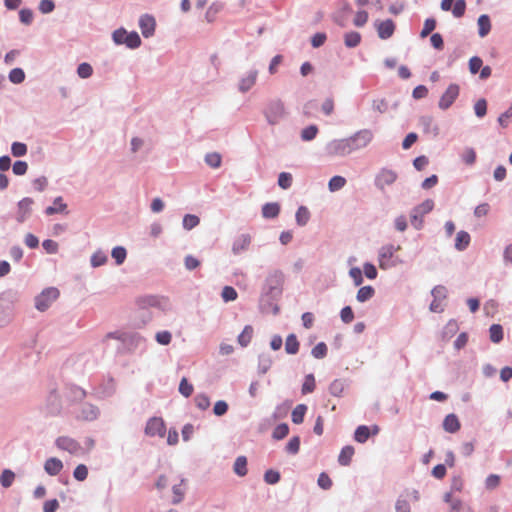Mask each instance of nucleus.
<instances>
[{
    "instance_id": "f257e3e1",
    "label": "nucleus",
    "mask_w": 512,
    "mask_h": 512,
    "mask_svg": "<svg viewBox=\"0 0 512 512\" xmlns=\"http://www.w3.org/2000/svg\"><path fill=\"white\" fill-rule=\"evenodd\" d=\"M283 274L280 271H275L268 275L262 287L260 302L261 305H273L282 294Z\"/></svg>"
},
{
    "instance_id": "f03ea898",
    "label": "nucleus",
    "mask_w": 512,
    "mask_h": 512,
    "mask_svg": "<svg viewBox=\"0 0 512 512\" xmlns=\"http://www.w3.org/2000/svg\"><path fill=\"white\" fill-rule=\"evenodd\" d=\"M19 300L20 293L13 289L5 290L0 294V328L6 327L13 321Z\"/></svg>"
},
{
    "instance_id": "7ed1b4c3",
    "label": "nucleus",
    "mask_w": 512,
    "mask_h": 512,
    "mask_svg": "<svg viewBox=\"0 0 512 512\" xmlns=\"http://www.w3.org/2000/svg\"><path fill=\"white\" fill-rule=\"evenodd\" d=\"M107 337L119 340L123 345V350L127 352H133L145 346V338L137 332L116 331L108 333ZM118 350H122V348H118Z\"/></svg>"
},
{
    "instance_id": "20e7f679",
    "label": "nucleus",
    "mask_w": 512,
    "mask_h": 512,
    "mask_svg": "<svg viewBox=\"0 0 512 512\" xmlns=\"http://www.w3.org/2000/svg\"><path fill=\"white\" fill-rule=\"evenodd\" d=\"M374 135L370 129H361L353 135L344 138L349 154L364 149L373 140Z\"/></svg>"
},
{
    "instance_id": "39448f33",
    "label": "nucleus",
    "mask_w": 512,
    "mask_h": 512,
    "mask_svg": "<svg viewBox=\"0 0 512 512\" xmlns=\"http://www.w3.org/2000/svg\"><path fill=\"white\" fill-rule=\"evenodd\" d=\"M263 113L270 125L278 124L286 116L284 104L279 99L269 101Z\"/></svg>"
},
{
    "instance_id": "423d86ee",
    "label": "nucleus",
    "mask_w": 512,
    "mask_h": 512,
    "mask_svg": "<svg viewBox=\"0 0 512 512\" xmlns=\"http://www.w3.org/2000/svg\"><path fill=\"white\" fill-rule=\"evenodd\" d=\"M137 304L140 309L146 310L150 307L157 308L163 312L171 309V303L167 297L157 295H146L138 298Z\"/></svg>"
},
{
    "instance_id": "0eeeda50",
    "label": "nucleus",
    "mask_w": 512,
    "mask_h": 512,
    "mask_svg": "<svg viewBox=\"0 0 512 512\" xmlns=\"http://www.w3.org/2000/svg\"><path fill=\"white\" fill-rule=\"evenodd\" d=\"M114 42L118 45L125 44L128 48L135 49L141 45V39L137 32H127L124 28L115 30L112 34Z\"/></svg>"
},
{
    "instance_id": "6e6552de",
    "label": "nucleus",
    "mask_w": 512,
    "mask_h": 512,
    "mask_svg": "<svg viewBox=\"0 0 512 512\" xmlns=\"http://www.w3.org/2000/svg\"><path fill=\"white\" fill-rule=\"evenodd\" d=\"M59 297V290L55 287L45 288L35 297V308L40 311H46L51 304Z\"/></svg>"
},
{
    "instance_id": "1a4fd4ad",
    "label": "nucleus",
    "mask_w": 512,
    "mask_h": 512,
    "mask_svg": "<svg viewBox=\"0 0 512 512\" xmlns=\"http://www.w3.org/2000/svg\"><path fill=\"white\" fill-rule=\"evenodd\" d=\"M399 249L400 246L395 247L392 244L382 246L378 252L379 267L383 270L394 267L396 263L392 261V258L394 253Z\"/></svg>"
},
{
    "instance_id": "9d476101",
    "label": "nucleus",
    "mask_w": 512,
    "mask_h": 512,
    "mask_svg": "<svg viewBox=\"0 0 512 512\" xmlns=\"http://www.w3.org/2000/svg\"><path fill=\"white\" fill-rule=\"evenodd\" d=\"M325 154L330 157H345L350 155L344 138L334 139L325 146Z\"/></svg>"
},
{
    "instance_id": "9b49d317",
    "label": "nucleus",
    "mask_w": 512,
    "mask_h": 512,
    "mask_svg": "<svg viewBox=\"0 0 512 512\" xmlns=\"http://www.w3.org/2000/svg\"><path fill=\"white\" fill-rule=\"evenodd\" d=\"M459 91L460 88L457 84H450L446 91L440 97L438 107L441 110H447L448 108H450L454 101L459 96Z\"/></svg>"
},
{
    "instance_id": "f8f14e48",
    "label": "nucleus",
    "mask_w": 512,
    "mask_h": 512,
    "mask_svg": "<svg viewBox=\"0 0 512 512\" xmlns=\"http://www.w3.org/2000/svg\"><path fill=\"white\" fill-rule=\"evenodd\" d=\"M166 428L162 418L152 417L150 418L145 426V434L150 437L158 436L163 437L165 435Z\"/></svg>"
},
{
    "instance_id": "ddd939ff",
    "label": "nucleus",
    "mask_w": 512,
    "mask_h": 512,
    "mask_svg": "<svg viewBox=\"0 0 512 512\" xmlns=\"http://www.w3.org/2000/svg\"><path fill=\"white\" fill-rule=\"evenodd\" d=\"M57 448L67 451L70 454H77L81 450V445L73 438L60 436L55 440Z\"/></svg>"
},
{
    "instance_id": "4468645a",
    "label": "nucleus",
    "mask_w": 512,
    "mask_h": 512,
    "mask_svg": "<svg viewBox=\"0 0 512 512\" xmlns=\"http://www.w3.org/2000/svg\"><path fill=\"white\" fill-rule=\"evenodd\" d=\"M397 179V174L390 169H382L375 179V185L380 190H384L386 186L392 185Z\"/></svg>"
},
{
    "instance_id": "2eb2a0df",
    "label": "nucleus",
    "mask_w": 512,
    "mask_h": 512,
    "mask_svg": "<svg viewBox=\"0 0 512 512\" xmlns=\"http://www.w3.org/2000/svg\"><path fill=\"white\" fill-rule=\"evenodd\" d=\"M375 27L378 37L383 40L390 38L395 31V24L391 19L377 21L375 22Z\"/></svg>"
},
{
    "instance_id": "dca6fc26",
    "label": "nucleus",
    "mask_w": 512,
    "mask_h": 512,
    "mask_svg": "<svg viewBox=\"0 0 512 512\" xmlns=\"http://www.w3.org/2000/svg\"><path fill=\"white\" fill-rule=\"evenodd\" d=\"M139 27L144 37L148 38L154 34L156 21L151 15L144 14L139 19Z\"/></svg>"
},
{
    "instance_id": "f3484780",
    "label": "nucleus",
    "mask_w": 512,
    "mask_h": 512,
    "mask_svg": "<svg viewBox=\"0 0 512 512\" xmlns=\"http://www.w3.org/2000/svg\"><path fill=\"white\" fill-rule=\"evenodd\" d=\"M251 244V236L249 234H240L237 236L232 244V253L234 255H240L246 251Z\"/></svg>"
},
{
    "instance_id": "a211bd4d",
    "label": "nucleus",
    "mask_w": 512,
    "mask_h": 512,
    "mask_svg": "<svg viewBox=\"0 0 512 512\" xmlns=\"http://www.w3.org/2000/svg\"><path fill=\"white\" fill-rule=\"evenodd\" d=\"M34 203L33 199L30 197H25L18 202V213H17V221L20 223L25 222L31 213V206Z\"/></svg>"
},
{
    "instance_id": "6ab92c4d",
    "label": "nucleus",
    "mask_w": 512,
    "mask_h": 512,
    "mask_svg": "<svg viewBox=\"0 0 512 512\" xmlns=\"http://www.w3.org/2000/svg\"><path fill=\"white\" fill-rule=\"evenodd\" d=\"M100 415V410L96 405L84 403L81 407L79 418L85 421H94Z\"/></svg>"
},
{
    "instance_id": "aec40b11",
    "label": "nucleus",
    "mask_w": 512,
    "mask_h": 512,
    "mask_svg": "<svg viewBox=\"0 0 512 512\" xmlns=\"http://www.w3.org/2000/svg\"><path fill=\"white\" fill-rule=\"evenodd\" d=\"M258 76V71L256 69H250L246 76L242 77L239 83V90L241 92H247L252 88L255 84Z\"/></svg>"
},
{
    "instance_id": "412c9836",
    "label": "nucleus",
    "mask_w": 512,
    "mask_h": 512,
    "mask_svg": "<svg viewBox=\"0 0 512 512\" xmlns=\"http://www.w3.org/2000/svg\"><path fill=\"white\" fill-rule=\"evenodd\" d=\"M63 469V463L56 457L48 458L44 463V470L50 476H56Z\"/></svg>"
},
{
    "instance_id": "4be33fe9",
    "label": "nucleus",
    "mask_w": 512,
    "mask_h": 512,
    "mask_svg": "<svg viewBox=\"0 0 512 512\" xmlns=\"http://www.w3.org/2000/svg\"><path fill=\"white\" fill-rule=\"evenodd\" d=\"M66 209H67V204H65L63 202V198L61 196H58L54 199L53 205L48 206L45 209V214L46 215H54L57 213H67Z\"/></svg>"
},
{
    "instance_id": "5701e85b",
    "label": "nucleus",
    "mask_w": 512,
    "mask_h": 512,
    "mask_svg": "<svg viewBox=\"0 0 512 512\" xmlns=\"http://www.w3.org/2000/svg\"><path fill=\"white\" fill-rule=\"evenodd\" d=\"M280 213V205L277 202H269L262 206V216L266 219H274Z\"/></svg>"
},
{
    "instance_id": "b1692460",
    "label": "nucleus",
    "mask_w": 512,
    "mask_h": 512,
    "mask_svg": "<svg viewBox=\"0 0 512 512\" xmlns=\"http://www.w3.org/2000/svg\"><path fill=\"white\" fill-rule=\"evenodd\" d=\"M443 428L446 432L455 433L460 429V422L455 414H448L443 421Z\"/></svg>"
},
{
    "instance_id": "393cba45",
    "label": "nucleus",
    "mask_w": 512,
    "mask_h": 512,
    "mask_svg": "<svg viewBox=\"0 0 512 512\" xmlns=\"http://www.w3.org/2000/svg\"><path fill=\"white\" fill-rule=\"evenodd\" d=\"M233 472L239 477H244L247 475L248 469L246 456L241 455L235 459L233 464Z\"/></svg>"
},
{
    "instance_id": "a878e982",
    "label": "nucleus",
    "mask_w": 512,
    "mask_h": 512,
    "mask_svg": "<svg viewBox=\"0 0 512 512\" xmlns=\"http://www.w3.org/2000/svg\"><path fill=\"white\" fill-rule=\"evenodd\" d=\"M478 34L480 37H485L491 30V21L488 15L482 14L479 16L478 21Z\"/></svg>"
},
{
    "instance_id": "bb28decb",
    "label": "nucleus",
    "mask_w": 512,
    "mask_h": 512,
    "mask_svg": "<svg viewBox=\"0 0 512 512\" xmlns=\"http://www.w3.org/2000/svg\"><path fill=\"white\" fill-rule=\"evenodd\" d=\"M273 363L272 357L268 353H262L258 356V373L266 374Z\"/></svg>"
},
{
    "instance_id": "cd10ccee",
    "label": "nucleus",
    "mask_w": 512,
    "mask_h": 512,
    "mask_svg": "<svg viewBox=\"0 0 512 512\" xmlns=\"http://www.w3.org/2000/svg\"><path fill=\"white\" fill-rule=\"evenodd\" d=\"M420 124L422 125L424 131L426 133H431L434 136H437L439 133L438 126L434 123V119L432 116H423L420 118Z\"/></svg>"
},
{
    "instance_id": "c85d7f7f",
    "label": "nucleus",
    "mask_w": 512,
    "mask_h": 512,
    "mask_svg": "<svg viewBox=\"0 0 512 512\" xmlns=\"http://www.w3.org/2000/svg\"><path fill=\"white\" fill-rule=\"evenodd\" d=\"M311 214L306 206H300L295 214V221L298 226H305L310 220Z\"/></svg>"
},
{
    "instance_id": "c756f323",
    "label": "nucleus",
    "mask_w": 512,
    "mask_h": 512,
    "mask_svg": "<svg viewBox=\"0 0 512 512\" xmlns=\"http://www.w3.org/2000/svg\"><path fill=\"white\" fill-rule=\"evenodd\" d=\"M352 13V7L346 0H341L339 12L335 16V21L340 25H343L344 20L347 18L349 14Z\"/></svg>"
},
{
    "instance_id": "7c9ffc66",
    "label": "nucleus",
    "mask_w": 512,
    "mask_h": 512,
    "mask_svg": "<svg viewBox=\"0 0 512 512\" xmlns=\"http://www.w3.org/2000/svg\"><path fill=\"white\" fill-rule=\"evenodd\" d=\"M253 327L251 325H246L242 332L238 335L237 341L241 347H247L251 342L253 336Z\"/></svg>"
},
{
    "instance_id": "2f4dec72",
    "label": "nucleus",
    "mask_w": 512,
    "mask_h": 512,
    "mask_svg": "<svg viewBox=\"0 0 512 512\" xmlns=\"http://www.w3.org/2000/svg\"><path fill=\"white\" fill-rule=\"evenodd\" d=\"M292 401L286 400L285 402L277 405L272 414L274 420L285 418L291 408Z\"/></svg>"
},
{
    "instance_id": "473e14b6",
    "label": "nucleus",
    "mask_w": 512,
    "mask_h": 512,
    "mask_svg": "<svg viewBox=\"0 0 512 512\" xmlns=\"http://www.w3.org/2000/svg\"><path fill=\"white\" fill-rule=\"evenodd\" d=\"M67 390V396L72 401H82L86 397V391L79 386L70 385Z\"/></svg>"
},
{
    "instance_id": "72a5a7b5",
    "label": "nucleus",
    "mask_w": 512,
    "mask_h": 512,
    "mask_svg": "<svg viewBox=\"0 0 512 512\" xmlns=\"http://www.w3.org/2000/svg\"><path fill=\"white\" fill-rule=\"evenodd\" d=\"M470 235L466 231H459L455 239V248L458 251H464L470 243Z\"/></svg>"
},
{
    "instance_id": "f704fd0d",
    "label": "nucleus",
    "mask_w": 512,
    "mask_h": 512,
    "mask_svg": "<svg viewBox=\"0 0 512 512\" xmlns=\"http://www.w3.org/2000/svg\"><path fill=\"white\" fill-rule=\"evenodd\" d=\"M307 405L298 404L291 413V419L294 424H301L304 421L305 414L307 412Z\"/></svg>"
},
{
    "instance_id": "c9c22d12",
    "label": "nucleus",
    "mask_w": 512,
    "mask_h": 512,
    "mask_svg": "<svg viewBox=\"0 0 512 512\" xmlns=\"http://www.w3.org/2000/svg\"><path fill=\"white\" fill-rule=\"evenodd\" d=\"M285 351L287 354L295 355L299 351V342L295 334H289L285 341Z\"/></svg>"
},
{
    "instance_id": "e433bc0d",
    "label": "nucleus",
    "mask_w": 512,
    "mask_h": 512,
    "mask_svg": "<svg viewBox=\"0 0 512 512\" xmlns=\"http://www.w3.org/2000/svg\"><path fill=\"white\" fill-rule=\"evenodd\" d=\"M375 294V289L368 285V286H363L361 287L357 294H356V299L358 302L360 303H364L368 300H370Z\"/></svg>"
},
{
    "instance_id": "4c0bfd02",
    "label": "nucleus",
    "mask_w": 512,
    "mask_h": 512,
    "mask_svg": "<svg viewBox=\"0 0 512 512\" xmlns=\"http://www.w3.org/2000/svg\"><path fill=\"white\" fill-rule=\"evenodd\" d=\"M353 455H354V448L350 445L345 446L342 448V450L339 454L338 462L342 466H347L350 464Z\"/></svg>"
},
{
    "instance_id": "58836bf2",
    "label": "nucleus",
    "mask_w": 512,
    "mask_h": 512,
    "mask_svg": "<svg viewBox=\"0 0 512 512\" xmlns=\"http://www.w3.org/2000/svg\"><path fill=\"white\" fill-rule=\"evenodd\" d=\"M370 437V428L366 425H360L356 428L354 439L358 443H365Z\"/></svg>"
},
{
    "instance_id": "ea45409f",
    "label": "nucleus",
    "mask_w": 512,
    "mask_h": 512,
    "mask_svg": "<svg viewBox=\"0 0 512 512\" xmlns=\"http://www.w3.org/2000/svg\"><path fill=\"white\" fill-rule=\"evenodd\" d=\"M204 161L209 167L216 169L221 166L222 157L218 152H210L205 155Z\"/></svg>"
},
{
    "instance_id": "a19ab883",
    "label": "nucleus",
    "mask_w": 512,
    "mask_h": 512,
    "mask_svg": "<svg viewBox=\"0 0 512 512\" xmlns=\"http://www.w3.org/2000/svg\"><path fill=\"white\" fill-rule=\"evenodd\" d=\"M316 387V381L313 374H307L302 384L301 392L303 395L309 394L314 391Z\"/></svg>"
},
{
    "instance_id": "79ce46f5",
    "label": "nucleus",
    "mask_w": 512,
    "mask_h": 512,
    "mask_svg": "<svg viewBox=\"0 0 512 512\" xmlns=\"http://www.w3.org/2000/svg\"><path fill=\"white\" fill-rule=\"evenodd\" d=\"M108 260V257L105 252L98 250L94 252L91 256L90 262L91 266L96 268L104 265Z\"/></svg>"
},
{
    "instance_id": "37998d69",
    "label": "nucleus",
    "mask_w": 512,
    "mask_h": 512,
    "mask_svg": "<svg viewBox=\"0 0 512 512\" xmlns=\"http://www.w3.org/2000/svg\"><path fill=\"white\" fill-rule=\"evenodd\" d=\"M490 340L499 343L503 339V328L500 324H493L489 328Z\"/></svg>"
},
{
    "instance_id": "c03bdc74",
    "label": "nucleus",
    "mask_w": 512,
    "mask_h": 512,
    "mask_svg": "<svg viewBox=\"0 0 512 512\" xmlns=\"http://www.w3.org/2000/svg\"><path fill=\"white\" fill-rule=\"evenodd\" d=\"M111 256L117 265H121L126 259L127 251L123 246H116L112 249Z\"/></svg>"
},
{
    "instance_id": "a18cd8bd",
    "label": "nucleus",
    "mask_w": 512,
    "mask_h": 512,
    "mask_svg": "<svg viewBox=\"0 0 512 512\" xmlns=\"http://www.w3.org/2000/svg\"><path fill=\"white\" fill-rule=\"evenodd\" d=\"M455 18H461L466 11V0H455L450 10Z\"/></svg>"
},
{
    "instance_id": "49530a36",
    "label": "nucleus",
    "mask_w": 512,
    "mask_h": 512,
    "mask_svg": "<svg viewBox=\"0 0 512 512\" xmlns=\"http://www.w3.org/2000/svg\"><path fill=\"white\" fill-rule=\"evenodd\" d=\"M200 222V219L197 215L194 214H186L183 217L182 225L185 230H191L195 228Z\"/></svg>"
},
{
    "instance_id": "de8ad7c7",
    "label": "nucleus",
    "mask_w": 512,
    "mask_h": 512,
    "mask_svg": "<svg viewBox=\"0 0 512 512\" xmlns=\"http://www.w3.org/2000/svg\"><path fill=\"white\" fill-rule=\"evenodd\" d=\"M344 41L347 47H356L361 41V35L356 31L348 32L345 34Z\"/></svg>"
},
{
    "instance_id": "09e8293b",
    "label": "nucleus",
    "mask_w": 512,
    "mask_h": 512,
    "mask_svg": "<svg viewBox=\"0 0 512 512\" xmlns=\"http://www.w3.org/2000/svg\"><path fill=\"white\" fill-rule=\"evenodd\" d=\"M289 433V426L286 423H280L278 424L273 432H272V438L275 440H281L285 438Z\"/></svg>"
},
{
    "instance_id": "8fccbe9b",
    "label": "nucleus",
    "mask_w": 512,
    "mask_h": 512,
    "mask_svg": "<svg viewBox=\"0 0 512 512\" xmlns=\"http://www.w3.org/2000/svg\"><path fill=\"white\" fill-rule=\"evenodd\" d=\"M183 482H184V479H181L180 484H176L172 487V492L174 495L173 499H172V504H174V505H177L180 502H182V500L184 498L185 491H184V488L182 487Z\"/></svg>"
},
{
    "instance_id": "3c124183",
    "label": "nucleus",
    "mask_w": 512,
    "mask_h": 512,
    "mask_svg": "<svg viewBox=\"0 0 512 512\" xmlns=\"http://www.w3.org/2000/svg\"><path fill=\"white\" fill-rule=\"evenodd\" d=\"M293 177L291 173L281 172L278 175V185L280 188L287 190L292 186Z\"/></svg>"
},
{
    "instance_id": "603ef678",
    "label": "nucleus",
    "mask_w": 512,
    "mask_h": 512,
    "mask_svg": "<svg viewBox=\"0 0 512 512\" xmlns=\"http://www.w3.org/2000/svg\"><path fill=\"white\" fill-rule=\"evenodd\" d=\"M346 184V179L342 176H334L330 179L328 183V188L331 192L338 191L342 189Z\"/></svg>"
},
{
    "instance_id": "864d4df0",
    "label": "nucleus",
    "mask_w": 512,
    "mask_h": 512,
    "mask_svg": "<svg viewBox=\"0 0 512 512\" xmlns=\"http://www.w3.org/2000/svg\"><path fill=\"white\" fill-rule=\"evenodd\" d=\"M319 112V104L317 100H312L304 105L303 113L308 117H316Z\"/></svg>"
},
{
    "instance_id": "5fc2aeb1",
    "label": "nucleus",
    "mask_w": 512,
    "mask_h": 512,
    "mask_svg": "<svg viewBox=\"0 0 512 512\" xmlns=\"http://www.w3.org/2000/svg\"><path fill=\"white\" fill-rule=\"evenodd\" d=\"M14 479L15 473L10 469H4L0 477V482L4 488H9L12 485Z\"/></svg>"
},
{
    "instance_id": "6e6d98bb",
    "label": "nucleus",
    "mask_w": 512,
    "mask_h": 512,
    "mask_svg": "<svg viewBox=\"0 0 512 512\" xmlns=\"http://www.w3.org/2000/svg\"><path fill=\"white\" fill-rule=\"evenodd\" d=\"M9 80L14 84H20L25 79V73L20 67L12 69L9 73Z\"/></svg>"
},
{
    "instance_id": "4d7b16f0",
    "label": "nucleus",
    "mask_w": 512,
    "mask_h": 512,
    "mask_svg": "<svg viewBox=\"0 0 512 512\" xmlns=\"http://www.w3.org/2000/svg\"><path fill=\"white\" fill-rule=\"evenodd\" d=\"M300 449V438L298 436L292 437L285 446V451L288 454L295 455Z\"/></svg>"
},
{
    "instance_id": "13d9d810",
    "label": "nucleus",
    "mask_w": 512,
    "mask_h": 512,
    "mask_svg": "<svg viewBox=\"0 0 512 512\" xmlns=\"http://www.w3.org/2000/svg\"><path fill=\"white\" fill-rule=\"evenodd\" d=\"M317 133H318V126L310 125L302 130L301 138L304 141H310V140H313L317 136Z\"/></svg>"
},
{
    "instance_id": "bf43d9fd",
    "label": "nucleus",
    "mask_w": 512,
    "mask_h": 512,
    "mask_svg": "<svg viewBox=\"0 0 512 512\" xmlns=\"http://www.w3.org/2000/svg\"><path fill=\"white\" fill-rule=\"evenodd\" d=\"M237 291L232 286H225L222 289L221 297L224 302H231L237 299Z\"/></svg>"
},
{
    "instance_id": "052dcab7",
    "label": "nucleus",
    "mask_w": 512,
    "mask_h": 512,
    "mask_svg": "<svg viewBox=\"0 0 512 512\" xmlns=\"http://www.w3.org/2000/svg\"><path fill=\"white\" fill-rule=\"evenodd\" d=\"M193 385L189 383L187 378L183 377L179 384V392L186 398L190 397L193 393Z\"/></svg>"
},
{
    "instance_id": "680f3d73",
    "label": "nucleus",
    "mask_w": 512,
    "mask_h": 512,
    "mask_svg": "<svg viewBox=\"0 0 512 512\" xmlns=\"http://www.w3.org/2000/svg\"><path fill=\"white\" fill-rule=\"evenodd\" d=\"M11 153L14 157H22L27 153V145L22 142H13L11 145Z\"/></svg>"
},
{
    "instance_id": "e2e57ef3",
    "label": "nucleus",
    "mask_w": 512,
    "mask_h": 512,
    "mask_svg": "<svg viewBox=\"0 0 512 512\" xmlns=\"http://www.w3.org/2000/svg\"><path fill=\"white\" fill-rule=\"evenodd\" d=\"M474 113L478 118H483L487 114V101L484 98L474 104Z\"/></svg>"
},
{
    "instance_id": "0e129e2a",
    "label": "nucleus",
    "mask_w": 512,
    "mask_h": 512,
    "mask_svg": "<svg viewBox=\"0 0 512 512\" xmlns=\"http://www.w3.org/2000/svg\"><path fill=\"white\" fill-rule=\"evenodd\" d=\"M436 20L434 18H427L424 22V26L420 32L422 38L427 37L436 28Z\"/></svg>"
},
{
    "instance_id": "69168bd1",
    "label": "nucleus",
    "mask_w": 512,
    "mask_h": 512,
    "mask_svg": "<svg viewBox=\"0 0 512 512\" xmlns=\"http://www.w3.org/2000/svg\"><path fill=\"white\" fill-rule=\"evenodd\" d=\"M280 478V473L273 469H269L264 473V481L270 485L277 484L280 481Z\"/></svg>"
},
{
    "instance_id": "338daca9",
    "label": "nucleus",
    "mask_w": 512,
    "mask_h": 512,
    "mask_svg": "<svg viewBox=\"0 0 512 512\" xmlns=\"http://www.w3.org/2000/svg\"><path fill=\"white\" fill-rule=\"evenodd\" d=\"M396 512H411L410 503L403 495L399 496L395 503Z\"/></svg>"
},
{
    "instance_id": "774afa93",
    "label": "nucleus",
    "mask_w": 512,
    "mask_h": 512,
    "mask_svg": "<svg viewBox=\"0 0 512 512\" xmlns=\"http://www.w3.org/2000/svg\"><path fill=\"white\" fill-rule=\"evenodd\" d=\"M73 476L77 481H84L88 476V468L84 464H79L73 471Z\"/></svg>"
}]
</instances>
